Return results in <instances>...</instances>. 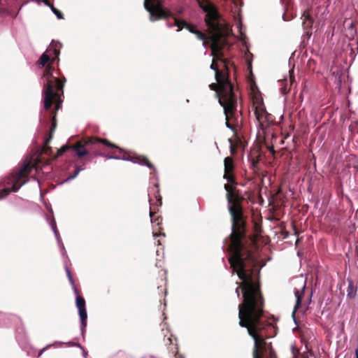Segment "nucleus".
I'll return each instance as SVG.
<instances>
[{"label":"nucleus","instance_id":"1","mask_svg":"<svg viewBox=\"0 0 358 358\" xmlns=\"http://www.w3.org/2000/svg\"><path fill=\"white\" fill-rule=\"evenodd\" d=\"M229 210L231 217V234L224 240V247L229 253V262L232 274H237L241 283L236 282L238 287L235 292L239 299L241 289L243 301L238 305L239 325L247 328L248 334L254 340L253 358H276L271 343L264 338L262 332L264 322L261 320L263 315L264 301L258 281L261 268L257 260L245 246V223L241 213L230 203L232 202L234 187L224 185Z\"/></svg>","mask_w":358,"mask_h":358},{"label":"nucleus","instance_id":"2","mask_svg":"<svg viewBox=\"0 0 358 358\" xmlns=\"http://www.w3.org/2000/svg\"><path fill=\"white\" fill-rule=\"evenodd\" d=\"M205 13V22L208 29L215 35L220 34L223 25L220 20V15L217 8L209 0H196ZM144 7L150 14L152 22L171 16V12L166 9L160 0H145Z\"/></svg>","mask_w":358,"mask_h":358},{"label":"nucleus","instance_id":"3","mask_svg":"<svg viewBox=\"0 0 358 358\" xmlns=\"http://www.w3.org/2000/svg\"><path fill=\"white\" fill-rule=\"evenodd\" d=\"M34 168L33 157L27 156L11 173L0 178V200L7 197L11 192H17L28 182V176Z\"/></svg>","mask_w":358,"mask_h":358},{"label":"nucleus","instance_id":"4","mask_svg":"<svg viewBox=\"0 0 358 358\" xmlns=\"http://www.w3.org/2000/svg\"><path fill=\"white\" fill-rule=\"evenodd\" d=\"M105 147L111 148H116L122 152V149L117 147L116 145L110 143L106 139H101L97 137H91L83 141H80L74 145L73 147V151L76 152L78 157H82L92 152L94 157L103 155L101 150Z\"/></svg>","mask_w":358,"mask_h":358},{"label":"nucleus","instance_id":"5","mask_svg":"<svg viewBox=\"0 0 358 358\" xmlns=\"http://www.w3.org/2000/svg\"><path fill=\"white\" fill-rule=\"evenodd\" d=\"M222 96L220 97L219 93L216 94L218 97V101L221 106L224 108V113L226 115L225 125L227 128L235 131V128L228 120L229 113H233L236 110L237 98L234 91V86L229 82H224L222 85Z\"/></svg>","mask_w":358,"mask_h":358},{"label":"nucleus","instance_id":"6","mask_svg":"<svg viewBox=\"0 0 358 358\" xmlns=\"http://www.w3.org/2000/svg\"><path fill=\"white\" fill-rule=\"evenodd\" d=\"M43 103H44V109L48 112V122L51 123L50 128V138H52V134L54 132L55 129L57 127L56 122V115L57 111L59 109L60 104L62 101L56 103L55 108H52V101L55 99V93L54 92V87L51 83H48L45 84L44 88L43 90Z\"/></svg>","mask_w":358,"mask_h":358},{"label":"nucleus","instance_id":"7","mask_svg":"<svg viewBox=\"0 0 358 358\" xmlns=\"http://www.w3.org/2000/svg\"><path fill=\"white\" fill-rule=\"evenodd\" d=\"M99 157H105L106 159H117L132 162L134 164H138L142 166H145L153 171L151 175L155 176L157 173V169L154 165L148 160V159L144 156L136 155V156H120V155H99Z\"/></svg>","mask_w":358,"mask_h":358},{"label":"nucleus","instance_id":"8","mask_svg":"<svg viewBox=\"0 0 358 358\" xmlns=\"http://www.w3.org/2000/svg\"><path fill=\"white\" fill-rule=\"evenodd\" d=\"M76 307L78 309V315L80 320V331L83 336L87 327V313L85 308V300L83 297L76 294Z\"/></svg>","mask_w":358,"mask_h":358},{"label":"nucleus","instance_id":"9","mask_svg":"<svg viewBox=\"0 0 358 358\" xmlns=\"http://www.w3.org/2000/svg\"><path fill=\"white\" fill-rule=\"evenodd\" d=\"M256 120L258 122V127L264 129V123L271 122V114L265 108H256L255 111Z\"/></svg>","mask_w":358,"mask_h":358},{"label":"nucleus","instance_id":"10","mask_svg":"<svg viewBox=\"0 0 358 358\" xmlns=\"http://www.w3.org/2000/svg\"><path fill=\"white\" fill-rule=\"evenodd\" d=\"M224 178L227 180L229 183H234V178L231 173L233 170V160L231 157H226L224 160Z\"/></svg>","mask_w":358,"mask_h":358},{"label":"nucleus","instance_id":"11","mask_svg":"<svg viewBox=\"0 0 358 358\" xmlns=\"http://www.w3.org/2000/svg\"><path fill=\"white\" fill-rule=\"evenodd\" d=\"M174 25H176L178 27L177 31H180L183 28L187 29L192 34H194L197 31L194 26L189 24L186 20L182 19L176 18Z\"/></svg>","mask_w":358,"mask_h":358},{"label":"nucleus","instance_id":"12","mask_svg":"<svg viewBox=\"0 0 358 358\" xmlns=\"http://www.w3.org/2000/svg\"><path fill=\"white\" fill-rule=\"evenodd\" d=\"M301 18L303 19L302 26L303 29L305 30L310 29L313 24V19L308 10L303 12Z\"/></svg>","mask_w":358,"mask_h":358},{"label":"nucleus","instance_id":"13","mask_svg":"<svg viewBox=\"0 0 358 358\" xmlns=\"http://www.w3.org/2000/svg\"><path fill=\"white\" fill-rule=\"evenodd\" d=\"M225 81L229 82L233 86L231 83L227 78H226L225 77H223V78H221V79L219 78V81H217L220 84V91L219 92L217 91V85L215 83L210 84L209 85V87L211 90L216 91L215 94L217 93H219L220 97H221V96H222V85L224 83V82H225ZM215 96L218 99V97L216 95H215Z\"/></svg>","mask_w":358,"mask_h":358},{"label":"nucleus","instance_id":"14","mask_svg":"<svg viewBox=\"0 0 358 358\" xmlns=\"http://www.w3.org/2000/svg\"><path fill=\"white\" fill-rule=\"evenodd\" d=\"M85 162H83V166H79L76 165V169H75V171H74L73 174V175L69 176V177H67V178H66V179H65V180L63 181V182H62V183H64V182H67L71 181V180H72L73 179L76 178L78 176V174L80 173V172L81 171H83V170H84V169H85Z\"/></svg>","mask_w":358,"mask_h":358},{"label":"nucleus","instance_id":"15","mask_svg":"<svg viewBox=\"0 0 358 358\" xmlns=\"http://www.w3.org/2000/svg\"><path fill=\"white\" fill-rule=\"evenodd\" d=\"M48 221L49 222V224L51 227L52 230L53 231L55 238L57 239V243H60L62 241V239L60 238L59 231L57 228L56 222L54 218H52L51 220L49 221V219H48Z\"/></svg>","mask_w":358,"mask_h":358},{"label":"nucleus","instance_id":"16","mask_svg":"<svg viewBox=\"0 0 358 358\" xmlns=\"http://www.w3.org/2000/svg\"><path fill=\"white\" fill-rule=\"evenodd\" d=\"M65 271H66V275H67V278L69 279V281L71 284V285L72 286V288L73 289V292L76 294H78V289L75 285V282H74V280L73 279V277H72V275H71V273L69 270V268H68V266H65Z\"/></svg>","mask_w":358,"mask_h":358},{"label":"nucleus","instance_id":"17","mask_svg":"<svg viewBox=\"0 0 358 358\" xmlns=\"http://www.w3.org/2000/svg\"><path fill=\"white\" fill-rule=\"evenodd\" d=\"M295 296H296V305L294 306V311L292 313V316H293V318H294V322L296 323V320H295V317H294V313H295V311L296 310L301 306V299H302V296H301L299 294V290L296 291L295 293Z\"/></svg>","mask_w":358,"mask_h":358},{"label":"nucleus","instance_id":"18","mask_svg":"<svg viewBox=\"0 0 358 358\" xmlns=\"http://www.w3.org/2000/svg\"><path fill=\"white\" fill-rule=\"evenodd\" d=\"M253 55L247 49L245 52V58L249 69H252V59Z\"/></svg>","mask_w":358,"mask_h":358},{"label":"nucleus","instance_id":"19","mask_svg":"<svg viewBox=\"0 0 358 358\" xmlns=\"http://www.w3.org/2000/svg\"><path fill=\"white\" fill-rule=\"evenodd\" d=\"M55 80L57 85L58 90L61 91L62 94H63V88L66 81V78L63 76L62 80H60L57 78H55Z\"/></svg>","mask_w":358,"mask_h":358},{"label":"nucleus","instance_id":"20","mask_svg":"<svg viewBox=\"0 0 358 358\" xmlns=\"http://www.w3.org/2000/svg\"><path fill=\"white\" fill-rule=\"evenodd\" d=\"M65 343L64 342H62V341H55L52 344H48L46 346H45L44 348H43L42 349L40 350L39 352H38V357L41 356L43 355V353L46 350H48V348H50V347L52 346H54V345H63Z\"/></svg>","mask_w":358,"mask_h":358},{"label":"nucleus","instance_id":"21","mask_svg":"<svg viewBox=\"0 0 358 358\" xmlns=\"http://www.w3.org/2000/svg\"><path fill=\"white\" fill-rule=\"evenodd\" d=\"M356 295V290L355 289L352 282H350L347 289V296L349 298H353Z\"/></svg>","mask_w":358,"mask_h":358},{"label":"nucleus","instance_id":"22","mask_svg":"<svg viewBox=\"0 0 358 358\" xmlns=\"http://www.w3.org/2000/svg\"><path fill=\"white\" fill-rule=\"evenodd\" d=\"M50 59V57L45 52L43 53L39 58L38 63L41 66H45Z\"/></svg>","mask_w":358,"mask_h":358},{"label":"nucleus","instance_id":"23","mask_svg":"<svg viewBox=\"0 0 358 358\" xmlns=\"http://www.w3.org/2000/svg\"><path fill=\"white\" fill-rule=\"evenodd\" d=\"M210 69L213 70L215 72V78H216L217 81H219L220 77H221V78L224 77V76L219 71L217 67L214 64V63H213L210 65Z\"/></svg>","mask_w":358,"mask_h":358},{"label":"nucleus","instance_id":"24","mask_svg":"<svg viewBox=\"0 0 358 358\" xmlns=\"http://www.w3.org/2000/svg\"><path fill=\"white\" fill-rule=\"evenodd\" d=\"M73 146H74V145H72V146H69V145H64L62 146V147L58 150V151H57V155H58V156H61V155H62L64 153H65V152H66L68 150H69V149H71V150H73Z\"/></svg>","mask_w":358,"mask_h":358},{"label":"nucleus","instance_id":"25","mask_svg":"<svg viewBox=\"0 0 358 358\" xmlns=\"http://www.w3.org/2000/svg\"><path fill=\"white\" fill-rule=\"evenodd\" d=\"M50 9L58 19H64L63 13L60 10L55 8L53 5L50 6Z\"/></svg>","mask_w":358,"mask_h":358},{"label":"nucleus","instance_id":"26","mask_svg":"<svg viewBox=\"0 0 358 358\" xmlns=\"http://www.w3.org/2000/svg\"><path fill=\"white\" fill-rule=\"evenodd\" d=\"M196 35V38L200 40L203 41V45L205 46V41H206V36L199 31H196V32L194 34Z\"/></svg>","mask_w":358,"mask_h":358},{"label":"nucleus","instance_id":"27","mask_svg":"<svg viewBox=\"0 0 358 358\" xmlns=\"http://www.w3.org/2000/svg\"><path fill=\"white\" fill-rule=\"evenodd\" d=\"M64 344H69V345H71L78 346L79 348H80L83 350V357L85 358H86L87 357V352L83 348V347L80 344H78V343H72L71 342L65 343Z\"/></svg>","mask_w":358,"mask_h":358},{"label":"nucleus","instance_id":"28","mask_svg":"<svg viewBox=\"0 0 358 358\" xmlns=\"http://www.w3.org/2000/svg\"><path fill=\"white\" fill-rule=\"evenodd\" d=\"M58 243V245H59V247L60 248V250H61V252H62V255L63 257H67L66 256V251L65 250V248H64V245L62 241H60V243Z\"/></svg>","mask_w":358,"mask_h":358},{"label":"nucleus","instance_id":"29","mask_svg":"<svg viewBox=\"0 0 358 358\" xmlns=\"http://www.w3.org/2000/svg\"><path fill=\"white\" fill-rule=\"evenodd\" d=\"M52 71L53 69L50 66H48L45 70L44 76L49 78L52 76Z\"/></svg>","mask_w":358,"mask_h":358},{"label":"nucleus","instance_id":"30","mask_svg":"<svg viewBox=\"0 0 358 358\" xmlns=\"http://www.w3.org/2000/svg\"><path fill=\"white\" fill-rule=\"evenodd\" d=\"M156 198L159 201L160 205H162V196L159 195V189L157 191Z\"/></svg>","mask_w":358,"mask_h":358},{"label":"nucleus","instance_id":"31","mask_svg":"<svg viewBox=\"0 0 358 358\" xmlns=\"http://www.w3.org/2000/svg\"><path fill=\"white\" fill-rule=\"evenodd\" d=\"M280 91H281L282 94H287V87H282L280 88Z\"/></svg>","mask_w":358,"mask_h":358},{"label":"nucleus","instance_id":"32","mask_svg":"<svg viewBox=\"0 0 358 358\" xmlns=\"http://www.w3.org/2000/svg\"><path fill=\"white\" fill-rule=\"evenodd\" d=\"M185 10V8L181 7V8H179L177 10H176V13L178 14V15H180L182 14Z\"/></svg>","mask_w":358,"mask_h":358},{"label":"nucleus","instance_id":"33","mask_svg":"<svg viewBox=\"0 0 358 358\" xmlns=\"http://www.w3.org/2000/svg\"><path fill=\"white\" fill-rule=\"evenodd\" d=\"M258 163V161L256 160V159H252V162H251V165L252 167H255L257 166Z\"/></svg>","mask_w":358,"mask_h":358},{"label":"nucleus","instance_id":"34","mask_svg":"<svg viewBox=\"0 0 358 358\" xmlns=\"http://www.w3.org/2000/svg\"><path fill=\"white\" fill-rule=\"evenodd\" d=\"M43 2L45 5L49 6L50 8L51 6H52V4H51L48 0H43Z\"/></svg>","mask_w":358,"mask_h":358},{"label":"nucleus","instance_id":"35","mask_svg":"<svg viewBox=\"0 0 358 358\" xmlns=\"http://www.w3.org/2000/svg\"><path fill=\"white\" fill-rule=\"evenodd\" d=\"M176 17H174V20L176 19ZM175 24V22L173 23H170V22H167V26L169 27H177L176 25H174Z\"/></svg>","mask_w":358,"mask_h":358},{"label":"nucleus","instance_id":"36","mask_svg":"<svg viewBox=\"0 0 358 358\" xmlns=\"http://www.w3.org/2000/svg\"><path fill=\"white\" fill-rule=\"evenodd\" d=\"M288 237H289V232H287V231H285V232H284V236H283V238H287Z\"/></svg>","mask_w":358,"mask_h":358},{"label":"nucleus","instance_id":"37","mask_svg":"<svg viewBox=\"0 0 358 358\" xmlns=\"http://www.w3.org/2000/svg\"><path fill=\"white\" fill-rule=\"evenodd\" d=\"M153 236H154L155 237H157V236H165V234H157V233H153Z\"/></svg>","mask_w":358,"mask_h":358},{"label":"nucleus","instance_id":"38","mask_svg":"<svg viewBox=\"0 0 358 358\" xmlns=\"http://www.w3.org/2000/svg\"><path fill=\"white\" fill-rule=\"evenodd\" d=\"M241 27H242L241 23H238V24H237V27H238V29H239V31H240V32H241Z\"/></svg>","mask_w":358,"mask_h":358},{"label":"nucleus","instance_id":"39","mask_svg":"<svg viewBox=\"0 0 358 358\" xmlns=\"http://www.w3.org/2000/svg\"><path fill=\"white\" fill-rule=\"evenodd\" d=\"M355 358H358V349L355 350Z\"/></svg>","mask_w":358,"mask_h":358},{"label":"nucleus","instance_id":"40","mask_svg":"<svg viewBox=\"0 0 358 358\" xmlns=\"http://www.w3.org/2000/svg\"><path fill=\"white\" fill-rule=\"evenodd\" d=\"M32 179L35 181H36L38 184H40L39 180L36 177H32Z\"/></svg>","mask_w":358,"mask_h":358},{"label":"nucleus","instance_id":"41","mask_svg":"<svg viewBox=\"0 0 358 358\" xmlns=\"http://www.w3.org/2000/svg\"><path fill=\"white\" fill-rule=\"evenodd\" d=\"M43 115V118H41V119H40V122L43 121V119L45 118V115Z\"/></svg>","mask_w":358,"mask_h":358},{"label":"nucleus","instance_id":"42","mask_svg":"<svg viewBox=\"0 0 358 358\" xmlns=\"http://www.w3.org/2000/svg\"><path fill=\"white\" fill-rule=\"evenodd\" d=\"M155 187H156L157 188H158V187H159V185H158L157 183H156V184L155 185Z\"/></svg>","mask_w":358,"mask_h":358},{"label":"nucleus","instance_id":"43","mask_svg":"<svg viewBox=\"0 0 358 358\" xmlns=\"http://www.w3.org/2000/svg\"><path fill=\"white\" fill-rule=\"evenodd\" d=\"M152 211L150 210V216L152 217Z\"/></svg>","mask_w":358,"mask_h":358},{"label":"nucleus","instance_id":"44","mask_svg":"<svg viewBox=\"0 0 358 358\" xmlns=\"http://www.w3.org/2000/svg\"><path fill=\"white\" fill-rule=\"evenodd\" d=\"M229 142L230 143H232L231 139H230V138H229Z\"/></svg>","mask_w":358,"mask_h":358},{"label":"nucleus","instance_id":"45","mask_svg":"<svg viewBox=\"0 0 358 358\" xmlns=\"http://www.w3.org/2000/svg\"><path fill=\"white\" fill-rule=\"evenodd\" d=\"M295 235H298V231L296 230L295 231Z\"/></svg>","mask_w":358,"mask_h":358},{"label":"nucleus","instance_id":"46","mask_svg":"<svg viewBox=\"0 0 358 358\" xmlns=\"http://www.w3.org/2000/svg\"><path fill=\"white\" fill-rule=\"evenodd\" d=\"M215 145H216L217 148H218L217 143H215Z\"/></svg>","mask_w":358,"mask_h":358},{"label":"nucleus","instance_id":"47","mask_svg":"<svg viewBox=\"0 0 358 358\" xmlns=\"http://www.w3.org/2000/svg\"><path fill=\"white\" fill-rule=\"evenodd\" d=\"M231 152L233 153V148H231Z\"/></svg>","mask_w":358,"mask_h":358},{"label":"nucleus","instance_id":"48","mask_svg":"<svg viewBox=\"0 0 358 358\" xmlns=\"http://www.w3.org/2000/svg\"><path fill=\"white\" fill-rule=\"evenodd\" d=\"M42 198H43V194L41 193V199H42Z\"/></svg>","mask_w":358,"mask_h":358},{"label":"nucleus","instance_id":"49","mask_svg":"<svg viewBox=\"0 0 358 358\" xmlns=\"http://www.w3.org/2000/svg\"><path fill=\"white\" fill-rule=\"evenodd\" d=\"M50 210L51 213H53V212H52V208H50Z\"/></svg>","mask_w":358,"mask_h":358},{"label":"nucleus","instance_id":"50","mask_svg":"<svg viewBox=\"0 0 358 358\" xmlns=\"http://www.w3.org/2000/svg\"><path fill=\"white\" fill-rule=\"evenodd\" d=\"M357 52H358V43H357Z\"/></svg>","mask_w":358,"mask_h":358},{"label":"nucleus","instance_id":"51","mask_svg":"<svg viewBox=\"0 0 358 358\" xmlns=\"http://www.w3.org/2000/svg\"><path fill=\"white\" fill-rule=\"evenodd\" d=\"M1 2V0H0V3Z\"/></svg>","mask_w":358,"mask_h":358},{"label":"nucleus","instance_id":"52","mask_svg":"<svg viewBox=\"0 0 358 358\" xmlns=\"http://www.w3.org/2000/svg\"><path fill=\"white\" fill-rule=\"evenodd\" d=\"M357 43H358V41H357Z\"/></svg>","mask_w":358,"mask_h":358}]
</instances>
